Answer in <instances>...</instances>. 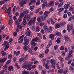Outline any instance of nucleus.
<instances>
[{
  "mask_svg": "<svg viewBox=\"0 0 74 74\" xmlns=\"http://www.w3.org/2000/svg\"><path fill=\"white\" fill-rule=\"evenodd\" d=\"M65 25V22H61L60 23V24L59 23H56L55 24V29H58V28H59L60 27V26H64Z\"/></svg>",
  "mask_w": 74,
  "mask_h": 74,
  "instance_id": "nucleus-1",
  "label": "nucleus"
},
{
  "mask_svg": "<svg viewBox=\"0 0 74 74\" xmlns=\"http://www.w3.org/2000/svg\"><path fill=\"white\" fill-rule=\"evenodd\" d=\"M36 17H35L34 18H32V19L28 23V25L31 26L32 24L34 23V22H35V21H36Z\"/></svg>",
  "mask_w": 74,
  "mask_h": 74,
  "instance_id": "nucleus-2",
  "label": "nucleus"
},
{
  "mask_svg": "<svg viewBox=\"0 0 74 74\" xmlns=\"http://www.w3.org/2000/svg\"><path fill=\"white\" fill-rule=\"evenodd\" d=\"M29 43V39H26L25 37H24V45H28Z\"/></svg>",
  "mask_w": 74,
  "mask_h": 74,
  "instance_id": "nucleus-3",
  "label": "nucleus"
},
{
  "mask_svg": "<svg viewBox=\"0 0 74 74\" xmlns=\"http://www.w3.org/2000/svg\"><path fill=\"white\" fill-rule=\"evenodd\" d=\"M33 64V63L32 62H30L28 64H27L26 65H24L23 66V67L25 69H27V67L28 68L29 67H31Z\"/></svg>",
  "mask_w": 74,
  "mask_h": 74,
  "instance_id": "nucleus-4",
  "label": "nucleus"
},
{
  "mask_svg": "<svg viewBox=\"0 0 74 74\" xmlns=\"http://www.w3.org/2000/svg\"><path fill=\"white\" fill-rule=\"evenodd\" d=\"M2 46L4 47H10V45H9V42L7 41H5L2 44Z\"/></svg>",
  "mask_w": 74,
  "mask_h": 74,
  "instance_id": "nucleus-5",
  "label": "nucleus"
},
{
  "mask_svg": "<svg viewBox=\"0 0 74 74\" xmlns=\"http://www.w3.org/2000/svg\"><path fill=\"white\" fill-rule=\"evenodd\" d=\"M28 58V55H26L24 57H23L22 58H20L19 59V61L20 62H22L25 61L26 59H27Z\"/></svg>",
  "mask_w": 74,
  "mask_h": 74,
  "instance_id": "nucleus-6",
  "label": "nucleus"
},
{
  "mask_svg": "<svg viewBox=\"0 0 74 74\" xmlns=\"http://www.w3.org/2000/svg\"><path fill=\"white\" fill-rule=\"evenodd\" d=\"M31 45L32 47H34L37 45V44L35 42V39L34 38L32 39V41L30 42Z\"/></svg>",
  "mask_w": 74,
  "mask_h": 74,
  "instance_id": "nucleus-7",
  "label": "nucleus"
},
{
  "mask_svg": "<svg viewBox=\"0 0 74 74\" xmlns=\"http://www.w3.org/2000/svg\"><path fill=\"white\" fill-rule=\"evenodd\" d=\"M41 2L42 3H43L42 4V8H44L45 7V6L47 5V1H45V0H40Z\"/></svg>",
  "mask_w": 74,
  "mask_h": 74,
  "instance_id": "nucleus-8",
  "label": "nucleus"
},
{
  "mask_svg": "<svg viewBox=\"0 0 74 74\" xmlns=\"http://www.w3.org/2000/svg\"><path fill=\"white\" fill-rule=\"evenodd\" d=\"M9 16L10 19L9 20V22L8 23V24L9 25H10L12 23V15L10 14L9 15Z\"/></svg>",
  "mask_w": 74,
  "mask_h": 74,
  "instance_id": "nucleus-9",
  "label": "nucleus"
},
{
  "mask_svg": "<svg viewBox=\"0 0 74 74\" xmlns=\"http://www.w3.org/2000/svg\"><path fill=\"white\" fill-rule=\"evenodd\" d=\"M25 20H27V21H29V19H30V15L27 14L23 18Z\"/></svg>",
  "mask_w": 74,
  "mask_h": 74,
  "instance_id": "nucleus-10",
  "label": "nucleus"
},
{
  "mask_svg": "<svg viewBox=\"0 0 74 74\" xmlns=\"http://www.w3.org/2000/svg\"><path fill=\"white\" fill-rule=\"evenodd\" d=\"M22 21V18H19L18 20H17L15 21L16 25H19V24H20V23H19V22H21Z\"/></svg>",
  "mask_w": 74,
  "mask_h": 74,
  "instance_id": "nucleus-11",
  "label": "nucleus"
},
{
  "mask_svg": "<svg viewBox=\"0 0 74 74\" xmlns=\"http://www.w3.org/2000/svg\"><path fill=\"white\" fill-rule=\"evenodd\" d=\"M6 60H7V57H4L2 59L0 60V63H4L5 62Z\"/></svg>",
  "mask_w": 74,
  "mask_h": 74,
  "instance_id": "nucleus-12",
  "label": "nucleus"
},
{
  "mask_svg": "<svg viewBox=\"0 0 74 74\" xmlns=\"http://www.w3.org/2000/svg\"><path fill=\"white\" fill-rule=\"evenodd\" d=\"M64 40L65 41H69V42H70V40L69 38V36H67V35H65L64 36Z\"/></svg>",
  "mask_w": 74,
  "mask_h": 74,
  "instance_id": "nucleus-13",
  "label": "nucleus"
},
{
  "mask_svg": "<svg viewBox=\"0 0 74 74\" xmlns=\"http://www.w3.org/2000/svg\"><path fill=\"white\" fill-rule=\"evenodd\" d=\"M54 1H51L50 3L48 4L47 7H51V6H53V4H54Z\"/></svg>",
  "mask_w": 74,
  "mask_h": 74,
  "instance_id": "nucleus-14",
  "label": "nucleus"
},
{
  "mask_svg": "<svg viewBox=\"0 0 74 74\" xmlns=\"http://www.w3.org/2000/svg\"><path fill=\"white\" fill-rule=\"evenodd\" d=\"M49 37L52 40H54V39H55L54 35L52 34L49 35Z\"/></svg>",
  "mask_w": 74,
  "mask_h": 74,
  "instance_id": "nucleus-15",
  "label": "nucleus"
},
{
  "mask_svg": "<svg viewBox=\"0 0 74 74\" xmlns=\"http://www.w3.org/2000/svg\"><path fill=\"white\" fill-rule=\"evenodd\" d=\"M27 23V21H26V20L23 19V21L22 24L23 25V27H25L26 25V24Z\"/></svg>",
  "mask_w": 74,
  "mask_h": 74,
  "instance_id": "nucleus-16",
  "label": "nucleus"
},
{
  "mask_svg": "<svg viewBox=\"0 0 74 74\" xmlns=\"http://www.w3.org/2000/svg\"><path fill=\"white\" fill-rule=\"evenodd\" d=\"M26 36H29L31 34V32L29 30L27 31L25 33Z\"/></svg>",
  "mask_w": 74,
  "mask_h": 74,
  "instance_id": "nucleus-17",
  "label": "nucleus"
},
{
  "mask_svg": "<svg viewBox=\"0 0 74 74\" xmlns=\"http://www.w3.org/2000/svg\"><path fill=\"white\" fill-rule=\"evenodd\" d=\"M70 6V5L69 4H66L64 5V8L66 10V9H68Z\"/></svg>",
  "mask_w": 74,
  "mask_h": 74,
  "instance_id": "nucleus-18",
  "label": "nucleus"
},
{
  "mask_svg": "<svg viewBox=\"0 0 74 74\" xmlns=\"http://www.w3.org/2000/svg\"><path fill=\"white\" fill-rule=\"evenodd\" d=\"M49 14V12L48 11H45V12L44 16L45 18H46L48 16V14Z\"/></svg>",
  "mask_w": 74,
  "mask_h": 74,
  "instance_id": "nucleus-19",
  "label": "nucleus"
},
{
  "mask_svg": "<svg viewBox=\"0 0 74 74\" xmlns=\"http://www.w3.org/2000/svg\"><path fill=\"white\" fill-rule=\"evenodd\" d=\"M43 29L45 32H48V26L47 25H45L43 26Z\"/></svg>",
  "mask_w": 74,
  "mask_h": 74,
  "instance_id": "nucleus-20",
  "label": "nucleus"
},
{
  "mask_svg": "<svg viewBox=\"0 0 74 74\" xmlns=\"http://www.w3.org/2000/svg\"><path fill=\"white\" fill-rule=\"evenodd\" d=\"M29 47L28 46L25 45L23 47V49L24 50V51H27L29 49Z\"/></svg>",
  "mask_w": 74,
  "mask_h": 74,
  "instance_id": "nucleus-21",
  "label": "nucleus"
},
{
  "mask_svg": "<svg viewBox=\"0 0 74 74\" xmlns=\"http://www.w3.org/2000/svg\"><path fill=\"white\" fill-rule=\"evenodd\" d=\"M50 63L51 64H53V65H55V63H56V61L55 60L53 62V59H51L50 60Z\"/></svg>",
  "mask_w": 74,
  "mask_h": 74,
  "instance_id": "nucleus-22",
  "label": "nucleus"
},
{
  "mask_svg": "<svg viewBox=\"0 0 74 74\" xmlns=\"http://www.w3.org/2000/svg\"><path fill=\"white\" fill-rule=\"evenodd\" d=\"M23 12L24 13V14H28V13L29 12V10H24L23 11Z\"/></svg>",
  "mask_w": 74,
  "mask_h": 74,
  "instance_id": "nucleus-23",
  "label": "nucleus"
},
{
  "mask_svg": "<svg viewBox=\"0 0 74 74\" xmlns=\"http://www.w3.org/2000/svg\"><path fill=\"white\" fill-rule=\"evenodd\" d=\"M52 27H51V26H49L47 32L48 33H49L50 32H51L52 30Z\"/></svg>",
  "mask_w": 74,
  "mask_h": 74,
  "instance_id": "nucleus-24",
  "label": "nucleus"
},
{
  "mask_svg": "<svg viewBox=\"0 0 74 74\" xmlns=\"http://www.w3.org/2000/svg\"><path fill=\"white\" fill-rule=\"evenodd\" d=\"M58 59L60 62H63L64 61V59L63 58H62V57L61 56H59L58 58Z\"/></svg>",
  "mask_w": 74,
  "mask_h": 74,
  "instance_id": "nucleus-25",
  "label": "nucleus"
},
{
  "mask_svg": "<svg viewBox=\"0 0 74 74\" xmlns=\"http://www.w3.org/2000/svg\"><path fill=\"white\" fill-rule=\"evenodd\" d=\"M56 34L58 36H59V37H61L62 36V34L60 32H57L56 33Z\"/></svg>",
  "mask_w": 74,
  "mask_h": 74,
  "instance_id": "nucleus-26",
  "label": "nucleus"
},
{
  "mask_svg": "<svg viewBox=\"0 0 74 74\" xmlns=\"http://www.w3.org/2000/svg\"><path fill=\"white\" fill-rule=\"evenodd\" d=\"M22 73L23 74H29V72L25 71H23Z\"/></svg>",
  "mask_w": 74,
  "mask_h": 74,
  "instance_id": "nucleus-27",
  "label": "nucleus"
},
{
  "mask_svg": "<svg viewBox=\"0 0 74 74\" xmlns=\"http://www.w3.org/2000/svg\"><path fill=\"white\" fill-rule=\"evenodd\" d=\"M13 70V67L12 66H9L8 67V70L9 71H11Z\"/></svg>",
  "mask_w": 74,
  "mask_h": 74,
  "instance_id": "nucleus-28",
  "label": "nucleus"
},
{
  "mask_svg": "<svg viewBox=\"0 0 74 74\" xmlns=\"http://www.w3.org/2000/svg\"><path fill=\"white\" fill-rule=\"evenodd\" d=\"M30 10H31V11H33V10L34 9V8H35V7H34V6L32 5L30 6Z\"/></svg>",
  "mask_w": 74,
  "mask_h": 74,
  "instance_id": "nucleus-29",
  "label": "nucleus"
},
{
  "mask_svg": "<svg viewBox=\"0 0 74 74\" xmlns=\"http://www.w3.org/2000/svg\"><path fill=\"white\" fill-rule=\"evenodd\" d=\"M46 69H49V66H48V63L47 62L45 65Z\"/></svg>",
  "mask_w": 74,
  "mask_h": 74,
  "instance_id": "nucleus-30",
  "label": "nucleus"
},
{
  "mask_svg": "<svg viewBox=\"0 0 74 74\" xmlns=\"http://www.w3.org/2000/svg\"><path fill=\"white\" fill-rule=\"evenodd\" d=\"M40 0H37V1L36 3V5H38L40 4Z\"/></svg>",
  "mask_w": 74,
  "mask_h": 74,
  "instance_id": "nucleus-31",
  "label": "nucleus"
},
{
  "mask_svg": "<svg viewBox=\"0 0 74 74\" xmlns=\"http://www.w3.org/2000/svg\"><path fill=\"white\" fill-rule=\"evenodd\" d=\"M64 10V9L63 8H61L60 9H58V11L59 12H62V11H63Z\"/></svg>",
  "mask_w": 74,
  "mask_h": 74,
  "instance_id": "nucleus-32",
  "label": "nucleus"
},
{
  "mask_svg": "<svg viewBox=\"0 0 74 74\" xmlns=\"http://www.w3.org/2000/svg\"><path fill=\"white\" fill-rule=\"evenodd\" d=\"M69 70H70L71 71H73V70H74V68L73 67L71 66H70L69 67Z\"/></svg>",
  "mask_w": 74,
  "mask_h": 74,
  "instance_id": "nucleus-33",
  "label": "nucleus"
},
{
  "mask_svg": "<svg viewBox=\"0 0 74 74\" xmlns=\"http://www.w3.org/2000/svg\"><path fill=\"white\" fill-rule=\"evenodd\" d=\"M44 56V54L43 53H42L39 55V58L41 59H42V58H43Z\"/></svg>",
  "mask_w": 74,
  "mask_h": 74,
  "instance_id": "nucleus-34",
  "label": "nucleus"
},
{
  "mask_svg": "<svg viewBox=\"0 0 74 74\" xmlns=\"http://www.w3.org/2000/svg\"><path fill=\"white\" fill-rule=\"evenodd\" d=\"M28 52L30 53H32V52H33V51H32V49H31V48L29 47V48H28Z\"/></svg>",
  "mask_w": 74,
  "mask_h": 74,
  "instance_id": "nucleus-35",
  "label": "nucleus"
},
{
  "mask_svg": "<svg viewBox=\"0 0 74 74\" xmlns=\"http://www.w3.org/2000/svg\"><path fill=\"white\" fill-rule=\"evenodd\" d=\"M52 40H50L49 41L48 44L49 46H51V45H52Z\"/></svg>",
  "mask_w": 74,
  "mask_h": 74,
  "instance_id": "nucleus-36",
  "label": "nucleus"
},
{
  "mask_svg": "<svg viewBox=\"0 0 74 74\" xmlns=\"http://www.w3.org/2000/svg\"><path fill=\"white\" fill-rule=\"evenodd\" d=\"M5 3V2H4V1H0V5H3V4H4Z\"/></svg>",
  "mask_w": 74,
  "mask_h": 74,
  "instance_id": "nucleus-37",
  "label": "nucleus"
},
{
  "mask_svg": "<svg viewBox=\"0 0 74 74\" xmlns=\"http://www.w3.org/2000/svg\"><path fill=\"white\" fill-rule=\"evenodd\" d=\"M58 71V73H60V74H62V72L63 71V70L60 69Z\"/></svg>",
  "mask_w": 74,
  "mask_h": 74,
  "instance_id": "nucleus-38",
  "label": "nucleus"
},
{
  "mask_svg": "<svg viewBox=\"0 0 74 74\" xmlns=\"http://www.w3.org/2000/svg\"><path fill=\"white\" fill-rule=\"evenodd\" d=\"M68 72V69H66L65 71H63V73L64 74H67V73Z\"/></svg>",
  "mask_w": 74,
  "mask_h": 74,
  "instance_id": "nucleus-39",
  "label": "nucleus"
},
{
  "mask_svg": "<svg viewBox=\"0 0 74 74\" xmlns=\"http://www.w3.org/2000/svg\"><path fill=\"white\" fill-rule=\"evenodd\" d=\"M63 5V2H61L58 5V7H60Z\"/></svg>",
  "mask_w": 74,
  "mask_h": 74,
  "instance_id": "nucleus-40",
  "label": "nucleus"
},
{
  "mask_svg": "<svg viewBox=\"0 0 74 74\" xmlns=\"http://www.w3.org/2000/svg\"><path fill=\"white\" fill-rule=\"evenodd\" d=\"M74 10V7L71 6L70 7V8L69 9L70 11H72Z\"/></svg>",
  "mask_w": 74,
  "mask_h": 74,
  "instance_id": "nucleus-41",
  "label": "nucleus"
},
{
  "mask_svg": "<svg viewBox=\"0 0 74 74\" xmlns=\"http://www.w3.org/2000/svg\"><path fill=\"white\" fill-rule=\"evenodd\" d=\"M41 11V9L39 8L37 10H36L35 13L36 14H38V12H39V11Z\"/></svg>",
  "mask_w": 74,
  "mask_h": 74,
  "instance_id": "nucleus-42",
  "label": "nucleus"
},
{
  "mask_svg": "<svg viewBox=\"0 0 74 74\" xmlns=\"http://www.w3.org/2000/svg\"><path fill=\"white\" fill-rule=\"evenodd\" d=\"M21 52V51H17L16 52V56H18V55L19 54H20V53Z\"/></svg>",
  "mask_w": 74,
  "mask_h": 74,
  "instance_id": "nucleus-43",
  "label": "nucleus"
},
{
  "mask_svg": "<svg viewBox=\"0 0 74 74\" xmlns=\"http://www.w3.org/2000/svg\"><path fill=\"white\" fill-rule=\"evenodd\" d=\"M28 0H23V1H23V4H26V3H27V1H28Z\"/></svg>",
  "mask_w": 74,
  "mask_h": 74,
  "instance_id": "nucleus-44",
  "label": "nucleus"
},
{
  "mask_svg": "<svg viewBox=\"0 0 74 74\" xmlns=\"http://www.w3.org/2000/svg\"><path fill=\"white\" fill-rule=\"evenodd\" d=\"M19 4L21 7H22V6L24 5V4H23V2H22L21 1V2Z\"/></svg>",
  "mask_w": 74,
  "mask_h": 74,
  "instance_id": "nucleus-45",
  "label": "nucleus"
},
{
  "mask_svg": "<svg viewBox=\"0 0 74 74\" xmlns=\"http://www.w3.org/2000/svg\"><path fill=\"white\" fill-rule=\"evenodd\" d=\"M23 42V38H22L19 41V43H22Z\"/></svg>",
  "mask_w": 74,
  "mask_h": 74,
  "instance_id": "nucleus-46",
  "label": "nucleus"
},
{
  "mask_svg": "<svg viewBox=\"0 0 74 74\" xmlns=\"http://www.w3.org/2000/svg\"><path fill=\"white\" fill-rule=\"evenodd\" d=\"M53 10H54V8L53 7L49 9V11L50 12H51V11H53Z\"/></svg>",
  "mask_w": 74,
  "mask_h": 74,
  "instance_id": "nucleus-47",
  "label": "nucleus"
},
{
  "mask_svg": "<svg viewBox=\"0 0 74 74\" xmlns=\"http://www.w3.org/2000/svg\"><path fill=\"white\" fill-rule=\"evenodd\" d=\"M31 3L32 4H35L36 3V1L35 0H30Z\"/></svg>",
  "mask_w": 74,
  "mask_h": 74,
  "instance_id": "nucleus-48",
  "label": "nucleus"
},
{
  "mask_svg": "<svg viewBox=\"0 0 74 74\" xmlns=\"http://www.w3.org/2000/svg\"><path fill=\"white\" fill-rule=\"evenodd\" d=\"M12 41H13V40H12V38H10L9 39V42L10 44H12Z\"/></svg>",
  "mask_w": 74,
  "mask_h": 74,
  "instance_id": "nucleus-49",
  "label": "nucleus"
},
{
  "mask_svg": "<svg viewBox=\"0 0 74 74\" xmlns=\"http://www.w3.org/2000/svg\"><path fill=\"white\" fill-rule=\"evenodd\" d=\"M8 59H11V58H12V55H9L8 56Z\"/></svg>",
  "mask_w": 74,
  "mask_h": 74,
  "instance_id": "nucleus-50",
  "label": "nucleus"
},
{
  "mask_svg": "<svg viewBox=\"0 0 74 74\" xmlns=\"http://www.w3.org/2000/svg\"><path fill=\"white\" fill-rule=\"evenodd\" d=\"M1 26H2L1 27V30H3L5 29V26H4L3 25H1Z\"/></svg>",
  "mask_w": 74,
  "mask_h": 74,
  "instance_id": "nucleus-51",
  "label": "nucleus"
},
{
  "mask_svg": "<svg viewBox=\"0 0 74 74\" xmlns=\"http://www.w3.org/2000/svg\"><path fill=\"white\" fill-rule=\"evenodd\" d=\"M17 25V28H19V29H22V26H21V25Z\"/></svg>",
  "mask_w": 74,
  "mask_h": 74,
  "instance_id": "nucleus-52",
  "label": "nucleus"
},
{
  "mask_svg": "<svg viewBox=\"0 0 74 74\" xmlns=\"http://www.w3.org/2000/svg\"><path fill=\"white\" fill-rule=\"evenodd\" d=\"M16 8V7L14 6L13 8L12 12H13V14H14L15 13V8Z\"/></svg>",
  "mask_w": 74,
  "mask_h": 74,
  "instance_id": "nucleus-53",
  "label": "nucleus"
},
{
  "mask_svg": "<svg viewBox=\"0 0 74 74\" xmlns=\"http://www.w3.org/2000/svg\"><path fill=\"white\" fill-rule=\"evenodd\" d=\"M71 61H72V60H69L68 62V64H71Z\"/></svg>",
  "mask_w": 74,
  "mask_h": 74,
  "instance_id": "nucleus-54",
  "label": "nucleus"
},
{
  "mask_svg": "<svg viewBox=\"0 0 74 74\" xmlns=\"http://www.w3.org/2000/svg\"><path fill=\"white\" fill-rule=\"evenodd\" d=\"M73 25L72 24H71L70 26V29H71V30H73Z\"/></svg>",
  "mask_w": 74,
  "mask_h": 74,
  "instance_id": "nucleus-55",
  "label": "nucleus"
},
{
  "mask_svg": "<svg viewBox=\"0 0 74 74\" xmlns=\"http://www.w3.org/2000/svg\"><path fill=\"white\" fill-rule=\"evenodd\" d=\"M48 52H49V49H46L45 52V53H47Z\"/></svg>",
  "mask_w": 74,
  "mask_h": 74,
  "instance_id": "nucleus-56",
  "label": "nucleus"
},
{
  "mask_svg": "<svg viewBox=\"0 0 74 74\" xmlns=\"http://www.w3.org/2000/svg\"><path fill=\"white\" fill-rule=\"evenodd\" d=\"M45 25V24L44 23H40V26H44Z\"/></svg>",
  "mask_w": 74,
  "mask_h": 74,
  "instance_id": "nucleus-57",
  "label": "nucleus"
},
{
  "mask_svg": "<svg viewBox=\"0 0 74 74\" xmlns=\"http://www.w3.org/2000/svg\"><path fill=\"white\" fill-rule=\"evenodd\" d=\"M67 14H64V19H65V18H67Z\"/></svg>",
  "mask_w": 74,
  "mask_h": 74,
  "instance_id": "nucleus-58",
  "label": "nucleus"
},
{
  "mask_svg": "<svg viewBox=\"0 0 74 74\" xmlns=\"http://www.w3.org/2000/svg\"><path fill=\"white\" fill-rule=\"evenodd\" d=\"M40 18V19L42 20V21H44L45 20V18H44L43 16H41Z\"/></svg>",
  "mask_w": 74,
  "mask_h": 74,
  "instance_id": "nucleus-59",
  "label": "nucleus"
},
{
  "mask_svg": "<svg viewBox=\"0 0 74 74\" xmlns=\"http://www.w3.org/2000/svg\"><path fill=\"white\" fill-rule=\"evenodd\" d=\"M56 42L57 43H59V42H60V39H58L56 40Z\"/></svg>",
  "mask_w": 74,
  "mask_h": 74,
  "instance_id": "nucleus-60",
  "label": "nucleus"
},
{
  "mask_svg": "<svg viewBox=\"0 0 74 74\" xmlns=\"http://www.w3.org/2000/svg\"><path fill=\"white\" fill-rule=\"evenodd\" d=\"M51 25H54L55 24V22L53 21V20H51Z\"/></svg>",
  "mask_w": 74,
  "mask_h": 74,
  "instance_id": "nucleus-61",
  "label": "nucleus"
},
{
  "mask_svg": "<svg viewBox=\"0 0 74 74\" xmlns=\"http://www.w3.org/2000/svg\"><path fill=\"white\" fill-rule=\"evenodd\" d=\"M60 50H62V51H63V50H64V46H62L60 48Z\"/></svg>",
  "mask_w": 74,
  "mask_h": 74,
  "instance_id": "nucleus-62",
  "label": "nucleus"
},
{
  "mask_svg": "<svg viewBox=\"0 0 74 74\" xmlns=\"http://www.w3.org/2000/svg\"><path fill=\"white\" fill-rule=\"evenodd\" d=\"M54 49L55 50H56V49H58V45H56V46H55L54 47Z\"/></svg>",
  "mask_w": 74,
  "mask_h": 74,
  "instance_id": "nucleus-63",
  "label": "nucleus"
},
{
  "mask_svg": "<svg viewBox=\"0 0 74 74\" xmlns=\"http://www.w3.org/2000/svg\"><path fill=\"white\" fill-rule=\"evenodd\" d=\"M37 21L38 22L40 23L41 22V20H40V18H38Z\"/></svg>",
  "mask_w": 74,
  "mask_h": 74,
  "instance_id": "nucleus-64",
  "label": "nucleus"
}]
</instances>
